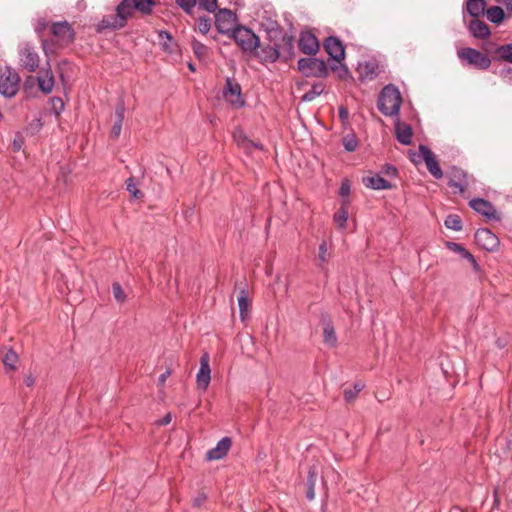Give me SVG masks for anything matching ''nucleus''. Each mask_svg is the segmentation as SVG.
<instances>
[{
	"label": "nucleus",
	"instance_id": "a19ab883",
	"mask_svg": "<svg viewBox=\"0 0 512 512\" xmlns=\"http://www.w3.org/2000/svg\"><path fill=\"white\" fill-rule=\"evenodd\" d=\"M497 54L500 58L499 62H508L512 64V42L501 45Z\"/></svg>",
	"mask_w": 512,
	"mask_h": 512
},
{
	"label": "nucleus",
	"instance_id": "2eb2a0df",
	"mask_svg": "<svg viewBox=\"0 0 512 512\" xmlns=\"http://www.w3.org/2000/svg\"><path fill=\"white\" fill-rule=\"evenodd\" d=\"M474 238L477 245L487 251H494L499 246L498 237L488 228H479L475 232Z\"/></svg>",
	"mask_w": 512,
	"mask_h": 512
},
{
	"label": "nucleus",
	"instance_id": "8fccbe9b",
	"mask_svg": "<svg viewBox=\"0 0 512 512\" xmlns=\"http://www.w3.org/2000/svg\"><path fill=\"white\" fill-rule=\"evenodd\" d=\"M51 110L55 115H60L64 110V102L60 97L51 98Z\"/></svg>",
	"mask_w": 512,
	"mask_h": 512
},
{
	"label": "nucleus",
	"instance_id": "a211bd4d",
	"mask_svg": "<svg viewBox=\"0 0 512 512\" xmlns=\"http://www.w3.org/2000/svg\"><path fill=\"white\" fill-rule=\"evenodd\" d=\"M323 47L327 54L336 62L340 63L345 58V47L342 41L336 36H329L324 40Z\"/></svg>",
	"mask_w": 512,
	"mask_h": 512
},
{
	"label": "nucleus",
	"instance_id": "bf43d9fd",
	"mask_svg": "<svg viewBox=\"0 0 512 512\" xmlns=\"http://www.w3.org/2000/svg\"><path fill=\"white\" fill-rule=\"evenodd\" d=\"M241 148L245 149L248 152H251L252 148L262 149V145L248 139V143H245Z\"/></svg>",
	"mask_w": 512,
	"mask_h": 512
},
{
	"label": "nucleus",
	"instance_id": "f704fd0d",
	"mask_svg": "<svg viewBox=\"0 0 512 512\" xmlns=\"http://www.w3.org/2000/svg\"><path fill=\"white\" fill-rule=\"evenodd\" d=\"M331 70L336 74L338 79L343 81H352L353 76L345 64L341 62L339 64H334L331 66Z\"/></svg>",
	"mask_w": 512,
	"mask_h": 512
},
{
	"label": "nucleus",
	"instance_id": "cd10ccee",
	"mask_svg": "<svg viewBox=\"0 0 512 512\" xmlns=\"http://www.w3.org/2000/svg\"><path fill=\"white\" fill-rule=\"evenodd\" d=\"M262 27L266 32V40H274L275 37L286 32L277 21L273 20H268L266 23H262Z\"/></svg>",
	"mask_w": 512,
	"mask_h": 512
},
{
	"label": "nucleus",
	"instance_id": "9b49d317",
	"mask_svg": "<svg viewBox=\"0 0 512 512\" xmlns=\"http://www.w3.org/2000/svg\"><path fill=\"white\" fill-rule=\"evenodd\" d=\"M448 186L453 189L454 194H463L468 185V175L463 169L452 166L448 171Z\"/></svg>",
	"mask_w": 512,
	"mask_h": 512
},
{
	"label": "nucleus",
	"instance_id": "7c9ffc66",
	"mask_svg": "<svg viewBox=\"0 0 512 512\" xmlns=\"http://www.w3.org/2000/svg\"><path fill=\"white\" fill-rule=\"evenodd\" d=\"M238 307H239L241 320L244 321L249 315V307H250V301L248 298V290L245 287H243L240 290V293L238 296Z\"/></svg>",
	"mask_w": 512,
	"mask_h": 512
},
{
	"label": "nucleus",
	"instance_id": "3c124183",
	"mask_svg": "<svg viewBox=\"0 0 512 512\" xmlns=\"http://www.w3.org/2000/svg\"><path fill=\"white\" fill-rule=\"evenodd\" d=\"M197 0H176V4L186 13L191 14Z\"/></svg>",
	"mask_w": 512,
	"mask_h": 512
},
{
	"label": "nucleus",
	"instance_id": "4468645a",
	"mask_svg": "<svg viewBox=\"0 0 512 512\" xmlns=\"http://www.w3.org/2000/svg\"><path fill=\"white\" fill-rule=\"evenodd\" d=\"M236 15L229 9H220L215 15V26L219 33L228 34L233 33L235 26Z\"/></svg>",
	"mask_w": 512,
	"mask_h": 512
},
{
	"label": "nucleus",
	"instance_id": "f3484780",
	"mask_svg": "<svg viewBox=\"0 0 512 512\" xmlns=\"http://www.w3.org/2000/svg\"><path fill=\"white\" fill-rule=\"evenodd\" d=\"M298 47L303 54L316 55L320 44L315 34L311 31H302L299 36Z\"/></svg>",
	"mask_w": 512,
	"mask_h": 512
},
{
	"label": "nucleus",
	"instance_id": "5fc2aeb1",
	"mask_svg": "<svg viewBox=\"0 0 512 512\" xmlns=\"http://www.w3.org/2000/svg\"><path fill=\"white\" fill-rule=\"evenodd\" d=\"M350 192H351L350 182H349V180L345 179L342 181L341 186L339 188V195L344 199H348Z\"/></svg>",
	"mask_w": 512,
	"mask_h": 512
},
{
	"label": "nucleus",
	"instance_id": "e433bc0d",
	"mask_svg": "<svg viewBox=\"0 0 512 512\" xmlns=\"http://www.w3.org/2000/svg\"><path fill=\"white\" fill-rule=\"evenodd\" d=\"M325 85L322 82L315 83L312 85L311 89L304 93L302 96V101L311 102L317 96L321 95L324 92Z\"/></svg>",
	"mask_w": 512,
	"mask_h": 512
},
{
	"label": "nucleus",
	"instance_id": "69168bd1",
	"mask_svg": "<svg viewBox=\"0 0 512 512\" xmlns=\"http://www.w3.org/2000/svg\"><path fill=\"white\" fill-rule=\"evenodd\" d=\"M339 117L342 121H346L349 117V112L346 107L340 106L339 107Z\"/></svg>",
	"mask_w": 512,
	"mask_h": 512
},
{
	"label": "nucleus",
	"instance_id": "20e7f679",
	"mask_svg": "<svg viewBox=\"0 0 512 512\" xmlns=\"http://www.w3.org/2000/svg\"><path fill=\"white\" fill-rule=\"evenodd\" d=\"M115 11V14L105 15L102 20L99 21L96 25V31L98 33H102L106 30H120L127 25L129 17L120 3L116 6Z\"/></svg>",
	"mask_w": 512,
	"mask_h": 512
},
{
	"label": "nucleus",
	"instance_id": "39448f33",
	"mask_svg": "<svg viewBox=\"0 0 512 512\" xmlns=\"http://www.w3.org/2000/svg\"><path fill=\"white\" fill-rule=\"evenodd\" d=\"M298 70L306 77L325 78L329 74L326 63L314 57L299 59Z\"/></svg>",
	"mask_w": 512,
	"mask_h": 512
},
{
	"label": "nucleus",
	"instance_id": "338daca9",
	"mask_svg": "<svg viewBox=\"0 0 512 512\" xmlns=\"http://www.w3.org/2000/svg\"><path fill=\"white\" fill-rule=\"evenodd\" d=\"M24 384L27 386V387H31L34 385L35 383V378L32 376V374H28V375H25L24 377Z\"/></svg>",
	"mask_w": 512,
	"mask_h": 512
},
{
	"label": "nucleus",
	"instance_id": "423d86ee",
	"mask_svg": "<svg viewBox=\"0 0 512 512\" xmlns=\"http://www.w3.org/2000/svg\"><path fill=\"white\" fill-rule=\"evenodd\" d=\"M51 34L55 38L52 44L63 48L75 40V30L68 21L54 22L50 27Z\"/></svg>",
	"mask_w": 512,
	"mask_h": 512
},
{
	"label": "nucleus",
	"instance_id": "5701e85b",
	"mask_svg": "<svg viewBox=\"0 0 512 512\" xmlns=\"http://www.w3.org/2000/svg\"><path fill=\"white\" fill-rule=\"evenodd\" d=\"M468 30L475 38L478 39H486L491 34L488 25L477 18L470 21Z\"/></svg>",
	"mask_w": 512,
	"mask_h": 512
},
{
	"label": "nucleus",
	"instance_id": "052dcab7",
	"mask_svg": "<svg viewBox=\"0 0 512 512\" xmlns=\"http://www.w3.org/2000/svg\"><path fill=\"white\" fill-rule=\"evenodd\" d=\"M122 123L114 122L111 130V134L114 138H118L121 134Z\"/></svg>",
	"mask_w": 512,
	"mask_h": 512
},
{
	"label": "nucleus",
	"instance_id": "13d9d810",
	"mask_svg": "<svg viewBox=\"0 0 512 512\" xmlns=\"http://www.w3.org/2000/svg\"><path fill=\"white\" fill-rule=\"evenodd\" d=\"M500 76L505 82L512 84V68L511 67L502 69L500 71Z\"/></svg>",
	"mask_w": 512,
	"mask_h": 512
},
{
	"label": "nucleus",
	"instance_id": "ddd939ff",
	"mask_svg": "<svg viewBox=\"0 0 512 512\" xmlns=\"http://www.w3.org/2000/svg\"><path fill=\"white\" fill-rule=\"evenodd\" d=\"M469 206L478 214H481L488 220L500 221L501 215L494 205L484 198H474L469 201Z\"/></svg>",
	"mask_w": 512,
	"mask_h": 512
},
{
	"label": "nucleus",
	"instance_id": "c03bdc74",
	"mask_svg": "<svg viewBox=\"0 0 512 512\" xmlns=\"http://www.w3.org/2000/svg\"><path fill=\"white\" fill-rule=\"evenodd\" d=\"M342 143L345 150L348 152H354L358 147V140L353 133L345 135L343 137Z\"/></svg>",
	"mask_w": 512,
	"mask_h": 512
},
{
	"label": "nucleus",
	"instance_id": "b1692460",
	"mask_svg": "<svg viewBox=\"0 0 512 512\" xmlns=\"http://www.w3.org/2000/svg\"><path fill=\"white\" fill-rule=\"evenodd\" d=\"M396 139L402 145H410L412 142L413 131L409 124H401L399 121L395 124Z\"/></svg>",
	"mask_w": 512,
	"mask_h": 512
},
{
	"label": "nucleus",
	"instance_id": "c85d7f7f",
	"mask_svg": "<svg viewBox=\"0 0 512 512\" xmlns=\"http://www.w3.org/2000/svg\"><path fill=\"white\" fill-rule=\"evenodd\" d=\"M446 245L451 251L458 253L461 257L467 259L472 264V266L475 270L478 269V263H477L475 257L468 250H466L461 244L455 243V242H447Z\"/></svg>",
	"mask_w": 512,
	"mask_h": 512
},
{
	"label": "nucleus",
	"instance_id": "4d7b16f0",
	"mask_svg": "<svg viewBox=\"0 0 512 512\" xmlns=\"http://www.w3.org/2000/svg\"><path fill=\"white\" fill-rule=\"evenodd\" d=\"M233 137L239 147H242L245 143H248V137L241 131L234 133Z\"/></svg>",
	"mask_w": 512,
	"mask_h": 512
},
{
	"label": "nucleus",
	"instance_id": "49530a36",
	"mask_svg": "<svg viewBox=\"0 0 512 512\" xmlns=\"http://www.w3.org/2000/svg\"><path fill=\"white\" fill-rule=\"evenodd\" d=\"M126 189L135 199H140L143 197L142 191L136 188L134 177H130L126 180Z\"/></svg>",
	"mask_w": 512,
	"mask_h": 512
},
{
	"label": "nucleus",
	"instance_id": "c9c22d12",
	"mask_svg": "<svg viewBox=\"0 0 512 512\" xmlns=\"http://www.w3.org/2000/svg\"><path fill=\"white\" fill-rule=\"evenodd\" d=\"M487 18L494 24H499L504 20L505 14L501 7L492 6L486 10Z\"/></svg>",
	"mask_w": 512,
	"mask_h": 512
},
{
	"label": "nucleus",
	"instance_id": "774afa93",
	"mask_svg": "<svg viewBox=\"0 0 512 512\" xmlns=\"http://www.w3.org/2000/svg\"><path fill=\"white\" fill-rule=\"evenodd\" d=\"M171 374V371L170 370H166L164 373H162L159 378H158V381L160 384H164L166 379L170 376Z\"/></svg>",
	"mask_w": 512,
	"mask_h": 512
},
{
	"label": "nucleus",
	"instance_id": "4be33fe9",
	"mask_svg": "<svg viewBox=\"0 0 512 512\" xmlns=\"http://www.w3.org/2000/svg\"><path fill=\"white\" fill-rule=\"evenodd\" d=\"M232 441L230 437H223L216 446L206 453V459L209 461L219 460L225 457L231 447Z\"/></svg>",
	"mask_w": 512,
	"mask_h": 512
},
{
	"label": "nucleus",
	"instance_id": "f03ea898",
	"mask_svg": "<svg viewBox=\"0 0 512 512\" xmlns=\"http://www.w3.org/2000/svg\"><path fill=\"white\" fill-rule=\"evenodd\" d=\"M457 57L464 65L477 70H487L492 63V59L488 55L470 47L457 49Z\"/></svg>",
	"mask_w": 512,
	"mask_h": 512
},
{
	"label": "nucleus",
	"instance_id": "72a5a7b5",
	"mask_svg": "<svg viewBox=\"0 0 512 512\" xmlns=\"http://www.w3.org/2000/svg\"><path fill=\"white\" fill-rule=\"evenodd\" d=\"M18 354L12 349H8L3 355L2 362L4 364L6 372L16 370L18 362Z\"/></svg>",
	"mask_w": 512,
	"mask_h": 512
},
{
	"label": "nucleus",
	"instance_id": "79ce46f5",
	"mask_svg": "<svg viewBox=\"0 0 512 512\" xmlns=\"http://www.w3.org/2000/svg\"><path fill=\"white\" fill-rule=\"evenodd\" d=\"M444 224H445L446 228L454 230V231H460L462 229V221H461L459 215H457V214H449L446 217Z\"/></svg>",
	"mask_w": 512,
	"mask_h": 512
},
{
	"label": "nucleus",
	"instance_id": "412c9836",
	"mask_svg": "<svg viewBox=\"0 0 512 512\" xmlns=\"http://www.w3.org/2000/svg\"><path fill=\"white\" fill-rule=\"evenodd\" d=\"M357 72L361 81H371L380 74L381 68L376 61H365L358 64Z\"/></svg>",
	"mask_w": 512,
	"mask_h": 512
},
{
	"label": "nucleus",
	"instance_id": "6e6552de",
	"mask_svg": "<svg viewBox=\"0 0 512 512\" xmlns=\"http://www.w3.org/2000/svg\"><path fill=\"white\" fill-rule=\"evenodd\" d=\"M269 43L273 45L281 54V60L283 62H288L292 60L295 56V47H294V36L285 32L280 36L275 37L274 40H267Z\"/></svg>",
	"mask_w": 512,
	"mask_h": 512
},
{
	"label": "nucleus",
	"instance_id": "e2e57ef3",
	"mask_svg": "<svg viewBox=\"0 0 512 512\" xmlns=\"http://www.w3.org/2000/svg\"><path fill=\"white\" fill-rule=\"evenodd\" d=\"M23 145V138L20 135H17L13 140V150L19 151Z\"/></svg>",
	"mask_w": 512,
	"mask_h": 512
},
{
	"label": "nucleus",
	"instance_id": "864d4df0",
	"mask_svg": "<svg viewBox=\"0 0 512 512\" xmlns=\"http://www.w3.org/2000/svg\"><path fill=\"white\" fill-rule=\"evenodd\" d=\"M36 84L38 85V77H35L32 75L28 76L24 80V84H23V89H24L25 93L29 94V90L33 89Z\"/></svg>",
	"mask_w": 512,
	"mask_h": 512
},
{
	"label": "nucleus",
	"instance_id": "c756f323",
	"mask_svg": "<svg viewBox=\"0 0 512 512\" xmlns=\"http://www.w3.org/2000/svg\"><path fill=\"white\" fill-rule=\"evenodd\" d=\"M486 2L485 0H467L466 1V11L467 13L473 17L478 18L485 12Z\"/></svg>",
	"mask_w": 512,
	"mask_h": 512
},
{
	"label": "nucleus",
	"instance_id": "37998d69",
	"mask_svg": "<svg viewBox=\"0 0 512 512\" xmlns=\"http://www.w3.org/2000/svg\"><path fill=\"white\" fill-rule=\"evenodd\" d=\"M501 47V45H498L494 42H486L483 44V50L485 51L484 54L488 55L492 60L499 62L500 58L497 54L498 49Z\"/></svg>",
	"mask_w": 512,
	"mask_h": 512
},
{
	"label": "nucleus",
	"instance_id": "a878e982",
	"mask_svg": "<svg viewBox=\"0 0 512 512\" xmlns=\"http://www.w3.org/2000/svg\"><path fill=\"white\" fill-rule=\"evenodd\" d=\"M317 481V472L315 467H310L305 483V495L307 500L313 501L315 499V485Z\"/></svg>",
	"mask_w": 512,
	"mask_h": 512
},
{
	"label": "nucleus",
	"instance_id": "09e8293b",
	"mask_svg": "<svg viewBox=\"0 0 512 512\" xmlns=\"http://www.w3.org/2000/svg\"><path fill=\"white\" fill-rule=\"evenodd\" d=\"M112 292H113V296L117 300V302L122 303L125 301L126 294L118 282H115L112 284Z\"/></svg>",
	"mask_w": 512,
	"mask_h": 512
},
{
	"label": "nucleus",
	"instance_id": "ea45409f",
	"mask_svg": "<svg viewBox=\"0 0 512 512\" xmlns=\"http://www.w3.org/2000/svg\"><path fill=\"white\" fill-rule=\"evenodd\" d=\"M317 259L319 261V263H318L319 268L322 271L326 270V264L329 260V255L327 253V243L325 240H323L321 242V244L319 245V252H318Z\"/></svg>",
	"mask_w": 512,
	"mask_h": 512
},
{
	"label": "nucleus",
	"instance_id": "1a4fd4ad",
	"mask_svg": "<svg viewBox=\"0 0 512 512\" xmlns=\"http://www.w3.org/2000/svg\"><path fill=\"white\" fill-rule=\"evenodd\" d=\"M20 77L18 73L7 68L0 74V94L5 97H14L19 90Z\"/></svg>",
	"mask_w": 512,
	"mask_h": 512
},
{
	"label": "nucleus",
	"instance_id": "603ef678",
	"mask_svg": "<svg viewBox=\"0 0 512 512\" xmlns=\"http://www.w3.org/2000/svg\"><path fill=\"white\" fill-rule=\"evenodd\" d=\"M125 115V104L120 100L115 108V122L123 123Z\"/></svg>",
	"mask_w": 512,
	"mask_h": 512
},
{
	"label": "nucleus",
	"instance_id": "0eeeda50",
	"mask_svg": "<svg viewBox=\"0 0 512 512\" xmlns=\"http://www.w3.org/2000/svg\"><path fill=\"white\" fill-rule=\"evenodd\" d=\"M19 62L20 66L28 72H35L40 63L39 55L35 46L30 42H25L19 47Z\"/></svg>",
	"mask_w": 512,
	"mask_h": 512
},
{
	"label": "nucleus",
	"instance_id": "6ab92c4d",
	"mask_svg": "<svg viewBox=\"0 0 512 512\" xmlns=\"http://www.w3.org/2000/svg\"><path fill=\"white\" fill-rule=\"evenodd\" d=\"M199 388L206 390L211 380V369L209 365V355L203 354L200 358V368L196 376Z\"/></svg>",
	"mask_w": 512,
	"mask_h": 512
},
{
	"label": "nucleus",
	"instance_id": "de8ad7c7",
	"mask_svg": "<svg viewBox=\"0 0 512 512\" xmlns=\"http://www.w3.org/2000/svg\"><path fill=\"white\" fill-rule=\"evenodd\" d=\"M211 28V20L208 17H200L197 21V29L198 31L205 35L209 32Z\"/></svg>",
	"mask_w": 512,
	"mask_h": 512
},
{
	"label": "nucleus",
	"instance_id": "0e129e2a",
	"mask_svg": "<svg viewBox=\"0 0 512 512\" xmlns=\"http://www.w3.org/2000/svg\"><path fill=\"white\" fill-rule=\"evenodd\" d=\"M206 500V496L204 494H200L193 499V506L200 507Z\"/></svg>",
	"mask_w": 512,
	"mask_h": 512
},
{
	"label": "nucleus",
	"instance_id": "393cba45",
	"mask_svg": "<svg viewBox=\"0 0 512 512\" xmlns=\"http://www.w3.org/2000/svg\"><path fill=\"white\" fill-rule=\"evenodd\" d=\"M363 184L373 190H388L392 188V184L379 175L364 177Z\"/></svg>",
	"mask_w": 512,
	"mask_h": 512
},
{
	"label": "nucleus",
	"instance_id": "58836bf2",
	"mask_svg": "<svg viewBox=\"0 0 512 512\" xmlns=\"http://www.w3.org/2000/svg\"><path fill=\"white\" fill-rule=\"evenodd\" d=\"M191 47L193 50L194 55L199 60H204L207 57L208 48L203 43L198 41L197 39L193 38L191 41Z\"/></svg>",
	"mask_w": 512,
	"mask_h": 512
},
{
	"label": "nucleus",
	"instance_id": "f257e3e1",
	"mask_svg": "<svg viewBox=\"0 0 512 512\" xmlns=\"http://www.w3.org/2000/svg\"><path fill=\"white\" fill-rule=\"evenodd\" d=\"M402 104V96L399 89L388 84L382 88L377 100L378 110L385 116H398Z\"/></svg>",
	"mask_w": 512,
	"mask_h": 512
},
{
	"label": "nucleus",
	"instance_id": "bb28decb",
	"mask_svg": "<svg viewBox=\"0 0 512 512\" xmlns=\"http://www.w3.org/2000/svg\"><path fill=\"white\" fill-rule=\"evenodd\" d=\"M54 84V75L51 69L45 70L43 76H38V87L44 94L52 92Z\"/></svg>",
	"mask_w": 512,
	"mask_h": 512
},
{
	"label": "nucleus",
	"instance_id": "a18cd8bd",
	"mask_svg": "<svg viewBox=\"0 0 512 512\" xmlns=\"http://www.w3.org/2000/svg\"><path fill=\"white\" fill-rule=\"evenodd\" d=\"M364 388V385L360 382L354 384V389H346L344 391V399L347 402L354 400L358 393Z\"/></svg>",
	"mask_w": 512,
	"mask_h": 512
},
{
	"label": "nucleus",
	"instance_id": "473e14b6",
	"mask_svg": "<svg viewBox=\"0 0 512 512\" xmlns=\"http://www.w3.org/2000/svg\"><path fill=\"white\" fill-rule=\"evenodd\" d=\"M48 27V22L44 18H39L35 24V32L41 40V46L46 55H48L49 40L42 38L44 31Z\"/></svg>",
	"mask_w": 512,
	"mask_h": 512
},
{
	"label": "nucleus",
	"instance_id": "aec40b11",
	"mask_svg": "<svg viewBox=\"0 0 512 512\" xmlns=\"http://www.w3.org/2000/svg\"><path fill=\"white\" fill-rule=\"evenodd\" d=\"M252 56L259 59L261 63H275L278 60H281V54L271 43L261 46L256 49V53H253Z\"/></svg>",
	"mask_w": 512,
	"mask_h": 512
},
{
	"label": "nucleus",
	"instance_id": "4c0bfd02",
	"mask_svg": "<svg viewBox=\"0 0 512 512\" xmlns=\"http://www.w3.org/2000/svg\"><path fill=\"white\" fill-rule=\"evenodd\" d=\"M323 341L329 346H334L337 342V337L333 325L328 322L323 328Z\"/></svg>",
	"mask_w": 512,
	"mask_h": 512
},
{
	"label": "nucleus",
	"instance_id": "9d476101",
	"mask_svg": "<svg viewBox=\"0 0 512 512\" xmlns=\"http://www.w3.org/2000/svg\"><path fill=\"white\" fill-rule=\"evenodd\" d=\"M223 97L236 108H241L245 105V101L242 97L241 86L234 78H226Z\"/></svg>",
	"mask_w": 512,
	"mask_h": 512
},
{
	"label": "nucleus",
	"instance_id": "f8f14e48",
	"mask_svg": "<svg viewBox=\"0 0 512 512\" xmlns=\"http://www.w3.org/2000/svg\"><path fill=\"white\" fill-rule=\"evenodd\" d=\"M121 6L128 15L129 19L137 11L142 15H150L156 6L155 0H121Z\"/></svg>",
	"mask_w": 512,
	"mask_h": 512
},
{
	"label": "nucleus",
	"instance_id": "6e6d98bb",
	"mask_svg": "<svg viewBox=\"0 0 512 512\" xmlns=\"http://www.w3.org/2000/svg\"><path fill=\"white\" fill-rule=\"evenodd\" d=\"M382 172L389 177H396L398 174L397 168L392 164H385Z\"/></svg>",
	"mask_w": 512,
	"mask_h": 512
},
{
	"label": "nucleus",
	"instance_id": "680f3d73",
	"mask_svg": "<svg viewBox=\"0 0 512 512\" xmlns=\"http://www.w3.org/2000/svg\"><path fill=\"white\" fill-rule=\"evenodd\" d=\"M409 157H410V160L414 163V164H419L421 163V161H423L422 159V155L421 153L420 154H417L416 152L414 151H409Z\"/></svg>",
	"mask_w": 512,
	"mask_h": 512
},
{
	"label": "nucleus",
	"instance_id": "2f4dec72",
	"mask_svg": "<svg viewBox=\"0 0 512 512\" xmlns=\"http://www.w3.org/2000/svg\"><path fill=\"white\" fill-rule=\"evenodd\" d=\"M350 201L349 199H343L341 207L338 209V211L334 214V221L340 228L346 227V222L348 220V205Z\"/></svg>",
	"mask_w": 512,
	"mask_h": 512
},
{
	"label": "nucleus",
	"instance_id": "dca6fc26",
	"mask_svg": "<svg viewBox=\"0 0 512 512\" xmlns=\"http://www.w3.org/2000/svg\"><path fill=\"white\" fill-rule=\"evenodd\" d=\"M419 152H421L422 159L425 162L429 173L436 179L442 178L443 171L434 153L426 145L423 144L419 145Z\"/></svg>",
	"mask_w": 512,
	"mask_h": 512
},
{
	"label": "nucleus",
	"instance_id": "7ed1b4c3",
	"mask_svg": "<svg viewBox=\"0 0 512 512\" xmlns=\"http://www.w3.org/2000/svg\"><path fill=\"white\" fill-rule=\"evenodd\" d=\"M231 36L241 50L250 56L256 53V49L260 48L259 37L248 27L242 25L236 26Z\"/></svg>",
	"mask_w": 512,
	"mask_h": 512
}]
</instances>
